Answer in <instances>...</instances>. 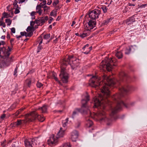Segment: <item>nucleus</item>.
<instances>
[{"label":"nucleus","instance_id":"obj_1","mask_svg":"<svg viewBox=\"0 0 147 147\" xmlns=\"http://www.w3.org/2000/svg\"><path fill=\"white\" fill-rule=\"evenodd\" d=\"M120 80L113 79L111 76H107L105 74L103 75L102 77V81L99 82L100 78L96 76H92L89 81V84L90 86L96 89L100 88L102 94L99 95L98 97H96L94 100V106L100 109L98 113V117L101 121H108L109 119L105 116L106 113L105 111L106 105L110 106L111 108V112L110 114L111 117L110 120L113 121L118 118L116 115V113L120 111L123 106L128 108L130 105H132L133 103L130 104L124 103L121 100V98L125 94L133 91L134 88L129 85H127L119 88L120 94H116L112 97L114 102L115 103L116 106L114 108L113 103L110 101L109 98L110 96V90L109 87H114L115 86L119 85L121 82L124 81L127 78L128 76L124 72L120 74Z\"/></svg>","mask_w":147,"mask_h":147},{"label":"nucleus","instance_id":"obj_2","mask_svg":"<svg viewBox=\"0 0 147 147\" xmlns=\"http://www.w3.org/2000/svg\"><path fill=\"white\" fill-rule=\"evenodd\" d=\"M26 117V120H18L15 124L17 126H18L21 125L23 123H25L27 122H32L36 119L39 121H42L44 120L43 118L40 116L38 115L37 113L34 112H32L27 114Z\"/></svg>","mask_w":147,"mask_h":147},{"label":"nucleus","instance_id":"obj_3","mask_svg":"<svg viewBox=\"0 0 147 147\" xmlns=\"http://www.w3.org/2000/svg\"><path fill=\"white\" fill-rule=\"evenodd\" d=\"M68 64H69L73 69H76L80 64L79 60L74 57L73 56L68 55L66 56L62 61L61 65L66 66Z\"/></svg>","mask_w":147,"mask_h":147},{"label":"nucleus","instance_id":"obj_4","mask_svg":"<svg viewBox=\"0 0 147 147\" xmlns=\"http://www.w3.org/2000/svg\"><path fill=\"white\" fill-rule=\"evenodd\" d=\"M116 62L115 58L112 59L106 57L105 59L102 61L100 64V68L101 69L106 70L109 71H111L113 66H116L115 63Z\"/></svg>","mask_w":147,"mask_h":147},{"label":"nucleus","instance_id":"obj_5","mask_svg":"<svg viewBox=\"0 0 147 147\" xmlns=\"http://www.w3.org/2000/svg\"><path fill=\"white\" fill-rule=\"evenodd\" d=\"M90 100L89 96L87 94L85 96V99H83L82 100L81 102L82 104V107L81 109H77L78 111H80L81 113H82L87 114L88 113H90V111L88 109V107L87 105V104Z\"/></svg>","mask_w":147,"mask_h":147},{"label":"nucleus","instance_id":"obj_6","mask_svg":"<svg viewBox=\"0 0 147 147\" xmlns=\"http://www.w3.org/2000/svg\"><path fill=\"white\" fill-rule=\"evenodd\" d=\"M61 73L59 77L63 83H67L68 81L69 74L65 71V67L63 65L61 66Z\"/></svg>","mask_w":147,"mask_h":147},{"label":"nucleus","instance_id":"obj_7","mask_svg":"<svg viewBox=\"0 0 147 147\" xmlns=\"http://www.w3.org/2000/svg\"><path fill=\"white\" fill-rule=\"evenodd\" d=\"M39 142L38 138L32 139H26L24 141V144L26 147H37V144Z\"/></svg>","mask_w":147,"mask_h":147},{"label":"nucleus","instance_id":"obj_8","mask_svg":"<svg viewBox=\"0 0 147 147\" xmlns=\"http://www.w3.org/2000/svg\"><path fill=\"white\" fill-rule=\"evenodd\" d=\"M4 58V60L2 61L1 63V67H6L10 65L11 62L13 61V59L14 57L11 56L10 57H3Z\"/></svg>","mask_w":147,"mask_h":147},{"label":"nucleus","instance_id":"obj_9","mask_svg":"<svg viewBox=\"0 0 147 147\" xmlns=\"http://www.w3.org/2000/svg\"><path fill=\"white\" fill-rule=\"evenodd\" d=\"M100 13V11L98 9H95L92 11L88 13L89 19L96 20L98 18V16Z\"/></svg>","mask_w":147,"mask_h":147},{"label":"nucleus","instance_id":"obj_10","mask_svg":"<svg viewBox=\"0 0 147 147\" xmlns=\"http://www.w3.org/2000/svg\"><path fill=\"white\" fill-rule=\"evenodd\" d=\"M88 22H87L86 25L85 24L84 26L86 30L90 31L95 27L96 25V22L95 20H93L88 19Z\"/></svg>","mask_w":147,"mask_h":147},{"label":"nucleus","instance_id":"obj_11","mask_svg":"<svg viewBox=\"0 0 147 147\" xmlns=\"http://www.w3.org/2000/svg\"><path fill=\"white\" fill-rule=\"evenodd\" d=\"M47 106L46 105H44L42 107L39 108L38 109H37L36 111H33L32 112H36L38 115L40 116L42 118H43L44 120L42 121H40L43 122L45 120V119L44 117H43V116L39 115L38 113V111H40L41 112V113H45L47 111Z\"/></svg>","mask_w":147,"mask_h":147},{"label":"nucleus","instance_id":"obj_12","mask_svg":"<svg viewBox=\"0 0 147 147\" xmlns=\"http://www.w3.org/2000/svg\"><path fill=\"white\" fill-rule=\"evenodd\" d=\"M57 136L55 138L54 134H52L50 137V139L48 140V144L50 145H55L58 142V139Z\"/></svg>","mask_w":147,"mask_h":147},{"label":"nucleus","instance_id":"obj_13","mask_svg":"<svg viewBox=\"0 0 147 147\" xmlns=\"http://www.w3.org/2000/svg\"><path fill=\"white\" fill-rule=\"evenodd\" d=\"M48 20V17L46 16L45 17H40L38 18V20H36V24L38 25L42 26Z\"/></svg>","mask_w":147,"mask_h":147},{"label":"nucleus","instance_id":"obj_14","mask_svg":"<svg viewBox=\"0 0 147 147\" xmlns=\"http://www.w3.org/2000/svg\"><path fill=\"white\" fill-rule=\"evenodd\" d=\"M71 139L73 142H76V139L78 137V133L76 131L74 130L71 133Z\"/></svg>","mask_w":147,"mask_h":147},{"label":"nucleus","instance_id":"obj_15","mask_svg":"<svg viewBox=\"0 0 147 147\" xmlns=\"http://www.w3.org/2000/svg\"><path fill=\"white\" fill-rule=\"evenodd\" d=\"M135 21V19L134 18V16L129 17L124 22L127 25H130Z\"/></svg>","mask_w":147,"mask_h":147},{"label":"nucleus","instance_id":"obj_16","mask_svg":"<svg viewBox=\"0 0 147 147\" xmlns=\"http://www.w3.org/2000/svg\"><path fill=\"white\" fill-rule=\"evenodd\" d=\"M135 50L133 46H128L126 47L125 49V53L126 55H128L131 51H134Z\"/></svg>","mask_w":147,"mask_h":147},{"label":"nucleus","instance_id":"obj_17","mask_svg":"<svg viewBox=\"0 0 147 147\" xmlns=\"http://www.w3.org/2000/svg\"><path fill=\"white\" fill-rule=\"evenodd\" d=\"M2 54H3V57H9L10 54V53H9V52L8 51L7 49L5 47H2Z\"/></svg>","mask_w":147,"mask_h":147},{"label":"nucleus","instance_id":"obj_18","mask_svg":"<svg viewBox=\"0 0 147 147\" xmlns=\"http://www.w3.org/2000/svg\"><path fill=\"white\" fill-rule=\"evenodd\" d=\"M62 128H61L59 131L58 132L57 134V138H58L60 137H63L64 135V131L62 130Z\"/></svg>","mask_w":147,"mask_h":147},{"label":"nucleus","instance_id":"obj_19","mask_svg":"<svg viewBox=\"0 0 147 147\" xmlns=\"http://www.w3.org/2000/svg\"><path fill=\"white\" fill-rule=\"evenodd\" d=\"M41 7H40V6L38 5L36 8V12L38 13L39 15H41L42 10L41 9Z\"/></svg>","mask_w":147,"mask_h":147},{"label":"nucleus","instance_id":"obj_20","mask_svg":"<svg viewBox=\"0 0 147 147\" xmlns=\"http://www.w3.org/2000/svg\"><path fill=\"white\" fill-rule=\"evenodd\" d=\"M86 120L87 121L86 123L87 126L89 127H91L93 124L92 122L88 118H86Z\"/></svg>","mask_w":147,"mask_h":147},{"label":"nucleus","instance_id":"obj_21","mask_svg":"<svg viewBox=\"0 0 147 147\" xmlns=\"http://www.w3.org/2000/svg\"><path fill=\"white\" fill-rule=\"evenodd\" d=\"M24 108H21L20 109L18 110L14 114V115L15 116H17L19 114H20L21 113L22 111L24 109Z\"/></svg>","mask_w":147,"mask_h":147},{"label":"nucleus","instance_id":"obj_22","mask_svg":"<svg viewBox=\"0 0 147 147\" xmlns=\"http://www.w3.org/2000/svg\"><path fill=\"white\" fill-rule=\"evenodd\" d=\"M16 103L14 102L9 108H8V110L11 111L13 110L16 108Z\"/></svg>","mask_w":147,"mask_h":147},{"label":"nucleus","instance_id":"obj_23","mask_svg":"<svg viewBox=\"0 0 147 147\" xmlns=\"http://www.w3.org/2000/svg\"><path fill=\"white\" fill-rule=\"evenodd\" d=\"M77 109H76L75 111H73V113L72 115V117L74 119L76 115L78 114V112H80L81 111H78L77 110Z\"/></svg>","mask_w":147,"mask_h":147},{"label":"nucleus","instance_id":"obj_24","mask_svg":"<svg viewBox=\"0 0 147 147\" xmlns=\"http://www.w3.org/2000/svg\"><path fill=\"white\" fill-rule=\"evenodd\" d=\"M116 56L118 58V59H120L122 58L123 57L122 53L121 52L119 51L117 52L116 54Z\"/></svg>","mask_w":147,"mask_h":147},{"label":"nucleus","instance_id":"obj_25","mask_svg":"<svg viewBox=\"0 0 147 147\" xmlns=\"http://www.w3.org/2000/svg\"><path fill=\"white\" fill-rule=\"evenodd\" d=\"M90 33L89 32H84L82 34H81L80 36L82 38H84L87 36L89 35Z\"/></svg>","mask_w":147,"mask_h":147},{"label":"nucleus","instance_id":"obj_26","mask_svg":"<svg viewBox=\"0 0 147 147\" xmlns=\"http://www.w3.org/2000/svg\"><path fill=\"white\" fill-rule=\"evenodd\" d=\"M31 80L30 79H28L26 80V83L28 87H30L31 85Z\"/></svg>","mask_w":147,"mask_h":147},{"label":"nucleus","instance_id":"obj_27","mask_svg":"<svg viewBox=\"0 0 147 147\" xmlns=\"http://www.w3.org/2000/svg\"><path fill=\"white\" fill-rule=\"evenodd\" d=\"M18 1L17 0H15L13 1V9H15L16 8H18L19 6L17 3Z\"/></svg>","mask_w":147,"mask_h":147},{"label":"nucleus","instance_id":"obj_28","mask_svg":"<svg viewBox=\"0 0 147 147\" xmlns=\"http://www.w3.org/2000/svg\"><path fill=\"white\" fill-rule=\"evenodd\" d=\"M112 19L111 18H108L106 20H104L103 21L102 24L104 25H106Z\"/></svg>","mask_w":147,"mask_h":147},{"label":"nucleus","instance_id":"obj_29","mask_svg":"<svg viewBox=\"0 0 147 147\" xmlns=\"http://www.w3.org/2000/svg\"><path fill=\"white\" fill-rule=\"evenodd\" d=\"M92 46L89 48H88V47L86 49L87 51H86L84 52V53L85 54H88L92 49Z\"/></svg>","mask_w":147,"mask_h":147},{"label":"nucleus","instance_id":"obj_30","mask_svg":"<svg viewBox=\"0 0 147 147\" xmlns=\"http://www.w3.org/2000/svg\"><path fill=\"white\" fill-rule=\"evenodd\" d=\"M12 147H21L18 142H15L12 144Z\"/></svg>","mask_w":147,"mask_h":147},{"label":"nucleus","instance_id":"obj_31","mask_svg":"<svg viewBox=\"0 0 147 147\" xmlns=\"http://www.w3.org/2000/svg\"><path fill=\"white\" fill-rule=\"evenodd\" d=\"M5 22L7 24L8 26H9L11 24L12 21L10 19H6L5 20Z\"/></svg>","mask_w":147,"mask_h":147},{"label":"nucleus","instance_id":"obj_32","mask_svg":"<svg viewBox=\"0 0 147 147\" xmlns=\"http://www.w3.org/2000/svg\"><path fill=\"white\" fill-rule=\"evenodd\" d=\"M50 37V34H47L44 36V38L45 39H48Z\"/></svg>","mask_w":147,"mask_h":147},{"label":"nucleus","instance_id":"obj_33","mask_svg":"<svg viewBox=\"0 0 147 147\" xmlns=\"http://www.w3.org/2000/svg\"><path fill=\"white\" fill-rule=\"evenodd\" d=\"M147 5V4H143L142 5H140L138 4V8H144Z\"/></svg>","mask_w":147,"mask_h":147},{"label":"nucleus","instance_id":"obj_34","mask_svg":"<svg viewBox=\"0 0 147 147\" xmlns=\"http://www.w3.org/2000/svg\"><path fill=\"white\" fill-rule=\"evenodd\" d=\"M38 40L39 41V45H40L41 43H42V42L43 39L42 38V37L41 36H40L39 37L38 39Z\"/></svg>","mask_w":147,"mask_h":147},{"label":"nucleus","instance_id":"obj_35","mask_svg":"<svg viewBox=\"0 0 147 147\" xmlns=\"http://www.w3.org/2000/svg\"><path fill=\"white\" fill-rule=\"evenodd\" d=\"M33 34V33L32 32H30L28 33H27L26 35V37H31Z\"/></svg>","mask_w":147,"mask_h":147},{"label":"nucleus","instance_id":"obj_36","mask_svg":"<svg viewBox=\"0 0 147 147\" xmlns=\"http://www.w3.org/2000/svg\"><path fill=\"white\" fill-rule=\"evenodd\" d=\"M102 8L104 13H106L107 12V8L106 6L102 7Z\"/></svg>","mask_w":147,"mask_h":147},{"label":"nucleus","instance_id":"obj_37","mask_svg":"<svg viewBox=\"0 0 147 147\" xmlns=\"http://www.w3.org/2000/svg\"><path fill=\"white\" fill-rule=\"evenodd\" d=\"M37 147H45L44 144L42 143L38 142L37 144Z\"/></svg>","mask_w":147,"mask_h":147},{"label":"nucleus","instance_id":"obj_38","mask_svg":"<svg viewBox=\"0 0 147 147\" xmlns=\"http://www.w3.org/2000/svg\"><path fill=\"white\" fill-rule=\"evenodd\" d=\"M42 84L41 83L38 82L36 84V86L38 88H40L42 86Z\"/></svg>","mask_w":147,"mask_h":147},{"label":"nucleus","instance_id":"obj_39","mask_svg":"<svg viewBox=\"0 0 147 147\" xmlns=\"http://www.w3.org/2000/svg\"><path fill=\"white\" fill-rule=\"evenodd\" d=\"M0 25L2 26L3 28H5L6 26L5 23L2 20H0Z\"/></svg>","mask_w":147,"mask_h":147},{"label":"nucleus","instance_id":"obj_40","mask_svg":"<svg viewBox=\"0 0 147 147\" xmlns=\"http://www.w3.org/2000/svg\"><path fill=\"white\" fill-rule=\"evenodd\" d=\"M43 8L44 11L45 12H47V10L48 9H49L50 7L46 5L45 6V7Z\"/></svg>","mask_w":147,"mask_h":147},{"label":"nucleus","instance_id":"obj_41","mask_svg":"<svg viewBox=\"0 0 147 147\" xmlns=\"http://www.w3.org/2000/svg\"><path fill=\"white\" fill-rule=\"evenodd\" d=\"M59 2L58 0H56L53 2L52 5L53 6H55L58 4Z\"/></svg>","mask_w":147,"mask_h":147},{"label":"nucleus","instance_id":"obj_42","mask_svg":"<svg viewBox=\"0 0 147 147\" xmlns=\"http://www.w3.org/2000/svg\"><path fill=\"white\" fill-rule=\"evenodd\" d=\"M18 69V67L17 66L15 68L14 71V72L13 75L14 76H17V70Z\"/></svg>","mask_w":147,"mask_h":147},{"label":"nucleus","instance_id":"obj_43","mask_svg":"<svg viewBox=\"0 0 147 147\" xmlns=\"http://www.w3.org/2000/svg\"><path fill=\"white\" fill-rule=\"evenodd\" d=\"M42 49V47L41 45H39L38 47V51L37 53L39 52L40 50Z\"/></svg>","mask_w":147,"mask_h":147},{"label":"nucleus","instance_id":"obj_44","mask_svg":"<svg viewBox=\"0 0 147 147\" xmlns=\"http://www.w3.org/2000/svg\"><path fill=\"white\" fill-rule=\"evenodd\" d=\"M53 78L56 81L58 82L59 83L60 82L59 81V80H58L57 78L55 76L54 74H53Z\"/></svg>","mask_w":147,"mask_h":147},{"label":"nucleus","instance_id":"obj_45","mask_svg":"<svg viewBox=\"0 0 147 147\" xmlns=\"http://www.w3.org/2000/svg\"><path fill=\"white\" fill-rule=\"evenodd\" d=\"M35 23H36V20L34 21H32L30 22V26L32 27H33V26H34V25Z\"/></svg>","mask_w":147,"mask_h":147},{"label":"nucleus","instance_id":"obj_46","mask_svg":"<svg viewBox=\"0 0 147 147\" xmlns=\"http://www.w3.org/2000/svg\"><path fill=\"white\" fill-rule=\"evenodd\" d=\"M33 28V27H31L30 26H28L27 28L26 31L27 32L29 31H31L32 30V29Z\"/></svg>","mask_w":147,"mask_h":147},{"label":"nucleus","instance_id":"obj_47","mask_svg":"<svg viewBox=\"0 0 147 147\" xmlns=\"http://www.w3.org/2000/svg\"><path fill=\"white\" fill-rule=\"evenodd\" d=\"M18 8H16L15 10L14 11V13L15 14H17V13H19L20 12V11L19 9H18Z\"/></svg>","mask_w":147,"mask_h":147},{"label":"nucleus","instance_id":"obj_48","mask_svg":"<svg viewBox=\"0 0 147 147\" xmlns=\"http://www.w3.org/2000/svg\"><path fill=\"white\" fill-rule=\"evenodd\" d=\"M61 147H71L70 146L67 144H64Z\"/></svg>","mask_w":147,"mask_h":147},{"label":"nucleus","instance_id":"obj_49","mask_svg":"<svg viewBox=\"0 0 147 147\" xmlns=\"http://www.w3.org/2000/svg\"><path fill=\"white\" fill-rule=\"evenodd\" d=\"M8 15V14L7 13H5L4 12L3 14V18H7V16Z\"/></svg>","mask_w":147,"mask_h":147},{"label":"nucleus","instance_id":"obj_50","mask_svg":"<svg viewBox=\"0 0 147 147\" xmlns=\"http://www.w3.org/2000/svg\"><path fill=\"white\" fill-rule=\"evenodd\" d=\"M89 45L88 44H87L86 45H84L82 48V49L84 50V51H85V49L86 48L88 47Z\"/></svg>","mask_w":147,"mask_h":147},{"label":"nucleus","instance_id":"obj_51","mask_svg":"<svg viewBox=\"0 0 147 147\" xmlns=\"http://www.w3.org/2000/svg\"><path fill=\"white\" fill-rule=\"evenodd\" d=\"M38 5L40 6V7L42 8H44L45 7V6H46L45 5H44L41 3H40V4Z\"/></svg>","mask_w":147,"mask_h":147},{"label":"nucleus","instance_id":"obj_52","mask_svg":"<svg viewBox=\"0 0 147 147\" xmlns=\"http://www.w3.org/2000/svg\"><path fill=\"white\" fill-rule=\"evenodd\" d=\"M5 114H2L1 117V118L2 119V120H3L4 119V118L5 117Z\"/></svg>","mask_w":147,"mask_h":147},{"label":"nucleus","instance_id":"obj_53","mask_svg":"<svg viewBox=\"0 0 147 147\" xmlns=\"http://www.w3.org/2000/svg\"><path fill=\"white\" fill-rule=\"evenodd\" d=\"M21 35V36H25L26 35V32H20Z\"/></svg>","mask_w":147,"mask_h":147},{"label":"nucleus","instance_id":"obj_54","mask_svg":"<svg viewBox=\"0 0 147 147\" xmlns=\"http://www.w3.org/2000/svg\"><path fill=\"white\" fill-rule=\"evenodd\" d=\"M11 32L13 33H15V29L14 28H12L11 29Z\"/></svg>","mask_w":147,"mask_h":147},{"label":"nucleus","instance_id":"obj_55","mask_svg":"<svg viewBox=\"0 0 147 147\" xmlns=\"http://www.w3.org/2000/svg\"><path fill=\"white\" fill-rule=\"evenodd\" d=\"M50 19L48 21L49 23V24H51V23L52 21L53 20V18L51 17H50Z\"/></svg>","mask_w":147,"mask_h":147},{"label":"nucleus","instance_id":"obj_56","mask_svg":"<svg viewBox=\"0 0 147 147\" xmlns=\"http://www.w3.org/2000/svg\"><path fill=\"white\" fill-rule=\"evenodd\" d=\"M52 2V1L51 0H48V1L47 4L48 5H49Z\"/></svg>","mask_w":147,"mask_h":147},{"label":"nucleus","instance_id":"obj_57","mask_svg":"<svg viewBox=\"0 0 147 147\" xmlns=\"http://www.w3.org/2000/svg\"><path fill=\"white\" fill-rule=\"evenodd\" d=\"M7 39H9L10 38V36L9 33L8 32H7Z\"/></svg>","mask_w":147,"mask_h":147},{"label":"nucleus","instance_id":"obj_58","mask_svg":"<svg viewBox=\"0 0 147 147\" xmlns=\"http://www.w3.org/2000/svg\"><path fill=\"white\" fill-rule=\"evenodd\" d=\"M14 39L13 38H12L11 39V40H10V42L12 47H13V45L12 44V42L14 41Z\"/></svg>","mask_w":147,"mask_h":147},{"label":"nucleus","instance_id":"obj_59","mask_svg":"<svg viewBox=\"0 0 147 147\" xmlns=\"http://www.w3.org/2000/svg\"><path fill=\"white\" fill-rule=\"evenodd\" d=\"M8 51L10 53V51H11L12 50V48H11L10 47L8 46Z\"/></svg>","mask_w":147,"mask_h":147},{"label":"nucleus","instance_id":"obj_60","mask_svg":"<svg viewBox=\"0 0 147 147\" xmlns=\"http://www.w3.org/2000/svg\"><path fill=\"white\" fill-rule=\"evenodd\" d=\"M10 5H8L7 7V10L9 11H10L11 8H10Z\"/></svg>","mask_w":147,"mask_h":147},{"label":"nucleus","instance_id":"obj_61","mask_svg":"<svg viewBox=\"0 0 147 147\" xmlns=\"http://www.w3.org/2000/svg\"><path fill=\"white\" fill-rule=\"evenodd\" d=\"M58 41V38H57L55 40H54L53 41V42L54 43L56 44L57 42Z\"/></svg>","mask_w":147,"mask_h":147},{"label":"nucleus","instance_id":"obj_62","mask_svg":"<svg viewBox=\"0 0 147 147\" xmlns=\"http://www.w3.org/2000/svg\"><path fill=\"white\" fill-rule=\"evenodd\" d=\"M36 12L34 11H32L31 13V15L32 16H34Z\"/></svg>","mask_w":147,"mask_h":147},{"label":"nucleus","instance_id":"obj_63","mask_svg":"<svg viewBox=\"0 0 147 147\" xmlns=\"http://www.w3.org/2000/svg\"><path fill=\"white\" fill-rule=\"evenodd\" d=\"M13 8H12V7H11V9H10V11H11V14L12 16H13Z\"/></svg>","mask_w":147,"mask_h":147},{"label":"nucleus","instance_id":"obj_64","mask_svg":"<svg viewBox=\"0 0 147 147\" xmlns=\"http://www.w3.org/2000/svg\"><path fill=\"white\" fill-rule=\"evenodd\" d=\"M1 145L2 147H6L7 146V145L5 144H1Z\"/></svg>","mask_w":147,"mask_h":147}]
</instances>
